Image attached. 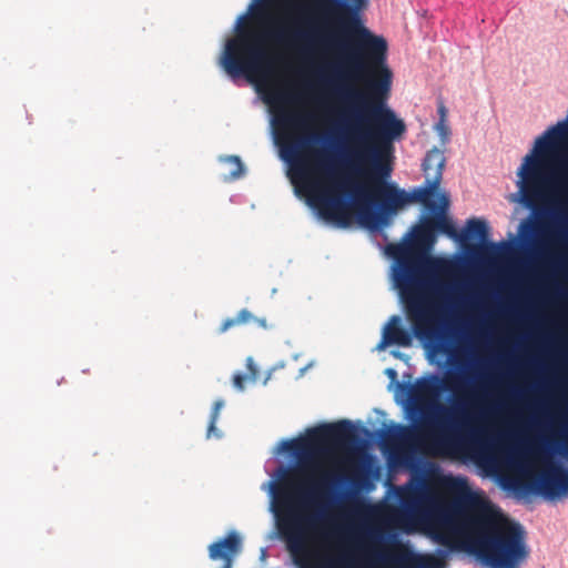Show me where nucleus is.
I'll return each instance as SVG.
<instances>
[{"mask_svg": "<svg viewBox=\"0 0 568 568\" xmlns=\"http://www.w3.org/2000/svg\"><path fill=\"white\" fill-rule=\"evenodd\" d=\"M363 80L365 90L349 84H338L333 92L351 104L346 109L343 123L352 140L357 142V149L352 153L344 149L342 156L346 161L355 159L361 165L369 163L383 187L376 190V195L369 193L363 185L336 183V194H324L314 200L308 199L307 205L318 220L336 229L351 226L348 214L342 212L351 206L359 205L358 223L371 234L381 235L386 243L383 247L386 257L392 260L389 280L393 290L397 292L403 304H416L419 291L424 287V266L419 258L409 256L404 243H390L385 232L400 210L413 203L425 205L427 189L439 190L443 172L446 165L444 151L437 146L428 150L420 168L426 179L423 184L407 191L390 180L393 166L382 163L384 152L392 151V143L400 140L406 132L405 122L397 116L388 105L394 73L388 71Z\"/></svg>", "mask_w": 568, "mask_h": 568, "instance_id": "obj_1", "label": "nucleus"}, {"mask_svg": "<svg viewBox=\"0 0 568 568\" xmlns=\"http://www.w3.org/2000/svg\"><path fill=\"white\" fill-rule=\"evenodd\" d=\"M400 424L388 420L381 428H369L362 420L339 419L322 422L306 430L303 438H283L274 449L278 463L268 474L270 479L261 489L267 494L268 511L274 516V536L286 542L290 552L306 549L307 538L320 530L328 519L329 510L347 498L346 489L354 486L366 494L375 488L374 480L355 481L345 474H331L318 481L293 486L287 489L288 474L315 454L322 453L323 444L342 445L347 439L356 446L375 444L386 432H397Z\"/></svg>", "mask_w": 568, "mask_h": 568, "instance_id": "obj_2", "label": "nucleus"}, {"mask_svg": "<svg viewBox=\"0 0 568 568\" xmlns=\"http://www.w3.org/2000/svg\"><path fill=\"white\" fill-rule=\"evenodd\" d=\"M270 37L280 43L301 42L300 57L307 62L318 49H334L338 52L337 62H327L317 70L321 84L334 90L345 81H363L374 75L393 71L388 65V42L376 34L366 24L364 16L347 13L341 19L338 32L325 36L313 24L307 29L292 32L277 30Z\"/></svg>", "mask_w": 568, "mask_h": 568, "instance_id": "obj_3", "label": "nucleus"}, {"mask_svg": "<svg viewBox=\"0 0 568 568\" xmlns=\"http://www.w3.org/2000/svg\"><path fill=\"white\" fill-rule=\"evenodd\" d=\"M554 408L550 420L551 425L559 427L557 434L561 440L556 442V447L561 463L539 471L525 485L528 500L541 497L546 501L556 503L568 498V389H560Z\"/></svg>", "mask_w": 568, "mask_h": 568, "instance_id": "obj_4", "label": "nucleus"}, {"mask_svg": "<svg viewBox=\"0 0 568 568\" xmlns=\"http://www.w3.org/2000/svg\"><path fill=\"white\" fill-rule=\"evenodd\" d=\"M527 531L513 520L504 532L484 535L468 547V555L483 568H520L529 556Z\"/></svg>", "mask_w": 568, "mask_h": 568, "instance_id": "obj_5", "label": "nucleus"}, {"mask_svg": "<svg viewBox=\"0 0 568 568\" xmlns=\"http://www.w3.org/2000/svg\"><path fill=\"white\" fill-rule=\"evenodd\" d=\"M425 205L418 217V224L403 235L402 240H406L410 234L413 240L423 244L426 248L432 250L439 235H445L456 243L463 242V229H459L452 216L448 215L450 200L449 195L439 190L427 189Z\"/></svg>", "mask_w": 568, "mask_h": 568, "instance_id": "obj_6", "label": "nucleus"}, {"mask_svg": "<svg viewBox=\"0 0 568 568\" xmlns=\"http://www.w3.org/2000/svg\"><path fill=\"white\" fill-rule=\"evenodd\" d=\"M266 51L260 43H237L234 39L226 40L219 64L227 77L236 82L256 72L266 61Z\"/></svg>", "mask_w": 568, "mask_h": 568, "instance_id": "obj_7", "label": "nucleus"}, {"mask_svg": "<svg viewBox=\"0 0 568 568\" xmlns=\"http://www.w3.org/2000/svg\"><path fill=\"white\" fill-rule=\"evenodd\" d=\"M554 216L558 224L568 227V212L562 207L554 209ZM565 284L554 283L551 295L560 301L556 318L551 322L556 333L545 336V342L552 346V354L557 364L561 363L560 349L568 348V260L565 264Z\"/></svg>", "mask_w": 568, "mask_h": 568, "instance_id": "obj_8", "label": "nucleus"}, {"mask_svg": "<svg viewBox=\"0 0 568 568\" xmlns=\"http://www.w3.org/2000/svg\"><path fill=\"white\" fill-rule=\"evenodd\" d=\"M417 332L418 326H406L400 315H392L383 326L382 336L375 349L385 351L392 345L409 347Z\"/></svg>", "mask_w": 568, "mask_h": 568, "instance_id": "obj_9", "label": "nucleus"}, {"mask_svg": "<svg viewBox=\"0 0 568 568\" xmlns=\"http://www.w3.org/2000/svg\"><path fill=\"white\" fill-rule=\"evenodd\" d=\"M446 352L438 351V357L427 356L430 365H436L437 368L433 372H427L416 379V385L420 392L432 394L436 397H442L452 392L450 387L446 384Z\"/></svg>", "mask_w": 568, "mask_h": 568, "instance_id": "obj_10", "label": "nucleus"}, {"mask_svg": "<svg viewBox=\"0 0 568 568\" xmlns=\"http://www.w3.org/2000/svg\"><path fill=\"white\" fill-rule=\"evenodd\" d=\"M242 548V536L235 529H231L226 536L219 538L209 546V558L211 560H223L221 568H231L233 557Z\"/></svg>", "mask_w": 568, "mask_h": 568, "instance_id": "obj_11", "label": "nucleus"}, {"mask_svg": "<svg viewBox=\"0 0 568 568\" xmlns=\"http://www.w3.org/2000/svg\"><path fill=\"white\" fill-rule=\"evenodd\" d=\"M463 242L466 240L476 241L483 244H487L491 248L504 244V241L494 242L491 236V227L487 220L484 217H470L466 221L465 227L463 229Z\"/></svg>", "mask_w": 568, "mask_h": 568, "instance_id": "obj_12", "label": "nucleus"}, {"mask_svg": "<svg viewBox=\"0 0 568 568\" xmlns=\"http://www.w3.org/2000/svg\"><path fill=\"white\" fill-rule=\"evenodd\" d=\"M334 133H325V134H311L304 138H301L296 143L287 145L280 150V159L286 163L292 164L296 161L298 156V152L302 148L305 146H318L327 143L328 141H333Z\"/></svg>", "mask_w": 568, "mask_h": 568, "instance_id": "obj_13", "label": "nucleus"}, {"mask_svg": "<svg viewBox=\"0 0 568 568\" xmlns=\"http://www.w3.org/2000/svg\"><path fill=\"white\" fill-rule=\"evenodd\" d=\"M520 241L526 245H531L539 232V222L531 215L526 216L519 222L517 227Z\"/></svg>", "mask_w": 568, "mask_h": 568, "instance_id": "obj_14", "label": "nucleus"}, {"mask_svg": "<svg viewBox=\"0 0 568 568\" xmlns=\"http://www.w3.org/2000/svg\"><path fill=\"white\" fill-rule=\"evenodd\" d=\"M561 363L557 364L556 373L549 379L551 386L559 389H568V348L560 349Z\"/></svg>", "mask_w": 568, "mask_h": 568, "instance_id": "obj_15", "label": "nucleus"}, {"mask_svg": "<svg viewBox=\"0 0 568 568\" xmlns=\"http://www.w3.org/2000/svg\"><path fill=\"white\" fill-rule=\"evenodd\" d=\"M476 506V497L471 493L456 496L449 504V511L454 515H464Z\"/></svg>", "mask_w": 568, "mask_h": 568, "instance_id": "obj_16", "label": "nucleus"}, {"mask_svg": "<svg viewBox=\"0 0 568 568\" xmlns=\"http://www.w3.org/2000/svg\"><path fill=\"white\" fill-rule=\"evenodd\" d=\"M224 405H225V402L223 398H219L214 402L213 407L210 413V418H209V425H207V430H206L207 438L213 436L217 439H221L223 437L222 430H220L216 427V422L219 419L220 410L224 407Z\"/></svg>", "mask_w": 568, "mask_h": 568, "instance_id": "obj_17", "label": "nucleus"}, {"mask_svg": "<svg viewBox=\"0 0 568 568\" xmlns=\"http://www.w3.org/2000/svg\"><path fill=\"white\" fill-rule=\"evenodd\" d=\"M219 161L233 165V169L230 171L229 175L224 178V181H235L245 174L246 169L239 155H222L219 158Z\"/></svg>", "mask_w": 568, "mask_h": 568, "instance_id": "obj_18", "label": "nucleus"}, {"mask_svg": "<svg viewBox=\"0 0 568 568\" xmlns=\"http://www.w3.org/2000/svg\"><path fill=\"white\" fill-rule=\"evenodd\" d=\"M433 291L442 298L449 300L457 292L458 285L456 283H445L438 278L432 281Z\"/></svg>", "mask_w": 568, "mask_h": 568, "instance_id": "obj_19", "label": "nucleus"}, {"mask_svg": "<svg viewBox=\"0 0 568 568\" xmlns=\"http://www.w3.org/2000/svg\"><path fill=\"white\" fill-rule=\"evenodd\" d=\"M438 112L440 114L439 120L435 123L434 130L440 139L443 145H445L449 141L450 130L446 124V109L444 105L438 108Z\"/></svg>", "mask_w": 568, "mask_h": 568, "instance_id": "obj_20", "label": "nucleus"}, {"mask_svg": "<svg viewBox=\"0 0 568 568\" xmlns=\"http://www.w3.org/2000/svg\"><path fill=\"white\" fill-rule=\"evenodd\" d=\"M251 317H253L252 313L248 310L243 308L235 317H227L223 321L219 332L224 333L234 325L246 323Z\"/></svg>", "mask_w": 568, "mask_h": 568, "instance_id": "obj_21", "label": "nucleus"}, {"mask_svg": "<svg viewBox=\"0 0 568 568\" xmlns=\"http://www.w3.org/2000/svg\"><path fill=\"white\" fill-rule=\"evenodd\" d=\"M399 536H400L399 531H397L395 529L387 530V531H382V530L377 529V530H373L371 534V537L375 541H378L382 544H395L398 541Z\"/></svg>", "mask_w": 568, "mask_h": 568, "instance_id": "obj_22", "label": "nucleus"}, {"mask_svg": "<svg viewBox=\"0 0 568 568\" xmlns=\"http://www.w3.org/2000/svg\"><path fill=\"white\" fill-rule=\"evenodd\" d=\"M384 374L388 377L389 384L387 386L388 390L399 388L402 385L398 382V374L397 371L393 367H387L384 371Z\"/></svg>", "mask_w": 568, "mask_h": 568, "instance_id": "obj_23", "label": "nucleus"}, {"mask_svg": "<svg viewBox=\"0 0 568 568\" xmlns=\"http://www.w3.org/2000/svg\"><path fill=\"white\" fill-rule=\"evenodd\" d=\"M250 381V377L246 373L237 372L233 375V386L240 392H243L245 388L244 382Z\"/></svg>", "mask_w": 568, "mask_h": 568, "instance_id": "obj_24", "label": "nucleus"}, {"mask_svg": "<svg viewBox=\"0 0 568 568\" xmlns=\"http://www.w3.org/2000/svg\"><path fill=\"white\" fill-rule=\"evenodd\" d=\"M246 367L248 369V373H246L250 377V381L255 382L256 375H257V366L254 363L253 357L248 356L246 358Z\"/></svg>", "mask_w": 568, "mask_h": 568, "instance_id": "obj_25", "label": "nucleus"}, {"mask_svg": "<svg viewBox=\"0 0 568 568\" xmlns=\"http://www.w3.org/2000/svg\"><path fill=\"white\" fill-rule=\"evenodd\" d=\"M389 354L393 357H395V358H397L399 361H403L406 364H408V362L410 359V357L406 353H404V352H402V351H399L397 348L390 349Z\"/></svg>", "mask_w": 568, "mask_h": 568, "instance_id": "obj_26", "label": "nucleus"}, {"mask_svg": "<svg viewBox=\"0 0 568 568\" xmlns=\"http://www.w3.org/2000/svg\"><path fill=\"white\" fill-rule=\"evenodd\" d=\"M292 561L296 568H325V567H310V566L306 567L304 565V562L297 557H293Z\"/></svg>", "mask_w": 568, "mask_h": 568, "instance_id": "obj_27", "label": "nucleus"}, {"mask_svg": "<svg viewBox=\"0 0 568 568\" xmlns=\"http://www.w3.org/2000/svg\"><path fill=\"white\" fill-rule=\"evenodd\" d=\"M247 13H242L241 16L237 17L236 21H235V26H234V31L237 32L239 31V26L242 23L243 19L246 17Z\"/></svg>", "mask_w": 568, "mask_h": 568, "instance_id": "obj_28", "label": "nucleus"}, {"mask_svg": "<svg viewBox=\"0 0 568 568\" xmlns=\"http://www.w3.org/2000/svg\"><path fill=\"white\" fill-rule=\"evenodd\" d=\"M257 324L258 326L263 327V328H267V323H266V320L265 318H258V317H252Z\"/></svg>", "mask_w": 568, "mask_h": 568, "instance_id": "obj_29", "label": "nucleus"}, {"mask_svg": "<svg viewBox=\"0 0 568 568\" xmlns=\"http://www.w3.org/2000/svg\"><path fill=\"white\" fill-rule=\"evenodd\" d=\"M313 362L308 363L307 365H305L304 367L300 368L298 371V377H302L308 368H311L313 366Z\"/></svg>", "mask_w": 568, "mask_h": 568, "instance_id": "obj_30", "label": "nucleus"}, {"mask_svg": "<svg viewBox=\"0 0 568 568\" xmlns=\"http://www.w3.org/2000/svg\"><path fill=\"white\" fill-rule=\"evenodd\" d=\"M267 556V548L266 547H262L261 550H260V560L263 561L265 560Z\"/></svg>", "mask_w": 568, "mask_h": 568, "instance_id": "obj_31", "label": "nucleus"}, {"mask_svg": "<svg viewBox=\"0 0 568 568\" xmlns=\"http://www.w3.org/2000/svg\"><path fill=\"white\" fill-rule=\"evenodd\" d=\"M437 410L439 412L437 414V417H436V420L438 422V424H442V422L444 420L443 417H442V412H444V407L443 406H437Z\"/></svg>", "mask_w": 568, "mask_h": 568, "instance_id": "obj_32", "label": "nucleus"}, {"mask_svg": "<svg viewBox=\"0 0 568 568\" xmlns=\"http://www.w3.org/2000/svg\"><path fill=\"white\" fill-rule=\"evenodd\" d=\"M454 409L456 414H462L460 405L457 402H455Z\"/></svg>", "mask_w": 568, "mask_h": 568, "instance_id": "obj_33", "label": "nucleus"}, {"mask_svg": "<svg viewBox=\"0 0 568 568\" xmlns=\"http://www.w3.org/2000/svg\"><path fill=\"white\" fill-rule=\"evenodd\" d=\"M292 171H293V172H295V171H296L298 174H302V173H303L302 168H301L300 165H298V166H296V168H292Z\"/></svg>", "mask_w": 568, "mask_h": 568, "instance_id": "obj_34", "label": "nucleus"}, {"mask_svg": "<svg viewBox=\"0 0 568 568\" xmlns=\"http://www.w3.org/2000/svg\"><path fill=\"white\" fill-rule=\"evenodd\" d=\"M294 193H295V195H296L297 197H300V196H301L300 190H298L297 187H295V189H294Z\"/></svg>", "mask_w": 568, "mask_h": 568, "instance_id": "obj_35", "label": "nucleus"}, {"mask_svg": "<svg viewBox=\"0 0 568 568\" xmlns=\"http://www.w3.org/2000/svg\"><path fill=\"white\" fill-rule=\"evenodd\" d=\"M375 412H376V413H378V414H381V415H385V413H384L383 410H381V409H377V408H376V409H375Z\"/></svg>", "mask_w": 568, "mask_h": 568, "instance_id": "obj_36", "label": "nucleus"}, {"mask_svg": "<svg viewBox=\"0 0 568 568\" xmlns=\"http://www.w3.org/2000/svg\"><path fill=\"white\" fill-rule=\"evenodd\" d=\"M276 294V288L272 290V295Z\"/></svg>", "mask_w": 568, "mask_h": 568, "instance_id": "obj_37", "label": "nucleus"}, {"mask_svg": "<svg viewBox=\"0 0 568 568\" xmlns=\"http://www.w3.org/2000/svg\"><path fill=\"white\" fill-rule=\"evenodd\" d=\"M298 357H300V355H298V354H296V355H294V356H293V358H294V359H297Z\"/></svg>", "mask_w": 568, "mask_h": 568, "instance_id": "obj_38", "label": "nucleus"}]
</instances>
